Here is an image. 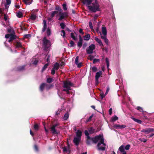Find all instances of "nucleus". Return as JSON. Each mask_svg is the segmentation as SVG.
I'll return each instance as SVG.
<instances>
[{
    "label": "nucleus",
    "instance_id": "57",
    "mask_svg": "<svg viewBox=\"0 0 154 154\" xmlns=\"http://www.w3.org/2000/svg\"><path fill=\"white\" fill-rule=\"evenodd\" d=\"M53 81V79L52 78H49V83H50Z\"/></svg>",
    "mask_w": 154,
    "mask_h": 154
},
{
    "label": "nucleus",
    "instance_id": "44",
    "mask_svg": "<svg viewBox=\"0 0 154 154\" xmlns=\"http://www.w3.org/2000/svg\"><path fill=\"white\" fill-rule=\"evenodd\" d=\"M63 9L64 10L66 11L67 10V8H66V3H64L63 4Z\"/></svg>",
    "mask_w": 154,
    "mask_h": 154
},
{
    "label": "nucleus",
    "instance_id": "20",
    "mask_svg": "<svg viewBox=\"0 0 154 154\" xmlns=\"http://www.w3.org/2000/svg\"><path fill=\"white\" fill-rule=\"evenodd\" d=\"M16 36L14 35H11L8 41V42H10L11 41L14 40V39L15 38Z\"/></svg>",
    "mask_w": 154,
    "mask_h": 154
},
{
    "label": "nucleus",
    "instance_id": "12",
    "mask_svg": "<svg viewBox=\"0 0 154 154\" xmlns=\"http://www.w3.org/2000/svg\"><path fill=\"white\" fill-rule=\"evenodd\" d=\"M60 16V17L59 18V20H61L63 19L65 17L67 16V14L66 12L61 13L60 12L59 14Z\"/></svg>",
    "mask_w": 154,
    "mask_h": 154
},
{
    "label": "nucleus",
    "instance_id": "52",
    "mask_svg": "<svg viewBox=\"0 0 154 154\" xmlns=\"http://www.w3.org/2000/svg\"><path fill=\"white\" fill-rule=\"evenodd\" d=\"M24 36L25 38H28L31 37V35L30 34H27L25 35Z\"/></svg>",
    "mask_w": 154,
    "mask_h": 154
},
{
    "label": "nucleus",
    "instance_id": "29",
    "mask_svg": "<svg viewBox=\"0 0 154 154\" xmlns=\"http://www.w3.org/2000/svg\"><path fill=\"white\" fill-rule=\"evenodd\" d=\"M71 37L74 40H76L77 39L75 34L73 32L71 33Z\"/></svg>",
    "mask_w": 154,
    "mask_h": 154
},
{
    "label": "nucleus",
    "instance_id": "49",
    "mask_svg": "<svg viewBox=\"0 0 154 154\" xmlns=\"http://www.w3.org/2000/svg\"><path fill=\"white\" fill-rule=\"evenodd\" d=\"M93 117V116L91 115L90 116L88 119L86 120V122H88L91 121L92 118Z\"/></svg>",
    "mask_w": 154,
    "mask_h": 154
},
{
    "label": "nucleus",
    "instance_id": "11",
    "mask_svg": "<svg viewBox=\"0 0 154 154\" xmlns=\"http://www.w3.org/2000/svg\"><path fill=\"white\" fill-rule=\"evenodd\" d=\"M154 131V129L153 128H149L143 129L141 130V131L144 133L146 134H148Z\"/></svg>",
    "mask_w": 154,
    "mask_h": 154
},
{
    "label": "nucleus",
    "instance_id": "5",
    "mask_svg": "<svg viewBox=\"0 0 154 154\" xmlns=\"http://www.w3.org/2000/svg\"><path fill=\"white\" fill-rule=\"evenodd\" d=\"M42 48L45 51H47L48 48V40L47 39L46 37H45L42 40Z\"/></svg>",
    "mask_w": 154,
    "mask_h": 154
},
{
    "label": "nucleus",
    "instance_id": "23",
    "mask_svg": "<svg viewBox=\"0 0 154 154\" xmlns=\"http://www.w3.org/2000/svg\"><path fill=\"white\" fill-rule=\"evenodd\" d=\"M82 132L80 130H78L76 133V137L81 138L82 136Z\"/></svg>",
    "mask_w": 154,
    "mask_h": 154
},
{
    "label": "nucleus",
    "instance_id": "35",
    "mask_svg": "<svg viewBox=\"0 0 154 154\" xmlns=\"http://www.w3.org/2000/svg\"><path fill=\"white\" fill-rule=\"evenodd\" d=\"M92 71L93 72H96L97 70V68L95 66H93L91 68Z\"/></svg>",
    "mask_w": 154,
    "mask_h": 154
},
{
    "label": "nucleus",
    "instance_id": "24",
    "mask_svg": "<svg viewBox=\"0 0 154 154\" xmlns=\"http://www.w3.org/2000/svg\"><path fill=\"white\" fill-rule=\"evenodd\" d=\"M23 1L26 5H29L32 3L33 0H23Z\"/></svg>",
    "mask_w": 154,
    "mask_h": 154
},
{
    "label": "nucleus",
    "instance_id": "18",
    "mask_svg": "<svg viewBox=\"0 0 154 154\" xmlns=\"http://www.w3.org/2000/svg\"><path fill=\"white\" fill-rule=\"evenodd\" d=\"M83 39L80 35L79 36V41L78 43V45L80 48L81 47L82 45Z\"/></svg>",
    "mask_w": 154,
    "mask_h": 154
},
{
    "label": "nucleus",
    "instance_id": "21",
    "mask_svg": "<svg viewBox=\"0 0 154 154\" xmlns=\"http://www.w3.org/2000/svg\"><path fill=\"white\" fill-rule=\"evenodd\" d=\"M60 65L58 63L56 62L55 63L53 68L56 70H57L59 68Z\"/></svg>",
    "mask_w": 154,
    "mask_h": 154
},
{
    "label": "nucleus",
    "instance_id": "58",
    "mask_svg": "<svg viewBox=\"0 0 154 154\" xmlns=\"http://www.w3.org/2000/svg\"><path fill=\"white\" fill-rule=\"evenodd\" d=\"M109 88H108V87L106 89V92L105 94V95H106L108 94L109 91Z\"/></svg>",
    "mask_w": 154,
    "mask_h": 154
},
{
    "label": "nucleus",
    "instance_id": "50",
    "mask_svg": "<svg viewBox=\"0 0 154 154\" xmlns=\"http://www.w3.org/2000/svg\"><path fill=\"white\" fill-rule=\"evenodd\" d=\"M94 58V56L92 55H90L89 56V59L91 60H92Z\"/></svg>",
    "mask_w": 154,
    "mask_h": 154
},
{
    "label": "nucleus",
    "instance_id": "45",
    "mask_svg": "<svg viewBox=\"0 0 154 154\" xmlns=\"http://www.w3.org/2000/svg\"><path fill=\"white\" fill-rule=\"evenodd\" d=\"M106 63L107 64V68H108L109 67V60L107 58H106Z\"/></svg>",
    "mask_w": 154,
    "mask_h": 154
},
{
    "label": "nucleus",
    "instance_id": "28",
    "mask_svg": "<svg viewBox=\"0 0 154 154\" xmlns=\"http://www.w3.org/2000/svg\"><path fill=\"white\" fill-rule=\"evenodd\" d=\"M90 38V35L89 34H88L84 36V39L85 40H88Z\"/></svg>",
    "mask_w": 154,
    "mask_h": 154
},
{
    "label": "nucleus",
    "instance_id": "19",
    "mask_svg": "<svg viewBox=\"0 0 154 154\" xmlns=\"http://www.w3.org/2000/svg\"><path fill=\"white\" fill-rule=\"evenodd\" d=\"M63 151L66 152L68 153H70V148L69 146L65 147L63 148Z\"/></svg>",
    "mask_w": 154,
    "mask_h": 154
},
{
    "label": "nucleus",
    "instance_id": "8",
    "mask_svg": "<svg viewBox=\"0 0 154 154\" xmlns=\"http://www.w3.org/2000/svg\"><path fill=\"white\" fill-rule=\"evenodd\" d=\"M118 154H126V152L125 150V146L122 145L120 146L118 150Z\"/></svg>",
    "mask_w": 154,
    "mask_h": 154
},
{
    "label": "nucleus",
    "instance_id": "22",
    "mask_svg": "<svg viewBox=\"0 0 154 154\" xmlns=\"http://www.w3.org/2000/svg\"><path fill=\"white\" fill-rule=\"evenodd\" d=\"M85 135H86L87 138L88 139H91L92 140V139L94 138V137L93 138H91L89 136V133L88 131L87 130H85Z\"/></svg>",
    "mask_w": 154,
    "mask_h": 154
},
{
    "label": "nucleus",
    "instance_id": "10",
    "mask_svg": "<svg viewBox=\"0 0 154 154\" xmlns=\"http://www.w3.org/2000/svg\"><path fill=\"white\" fill-rule=\"evenodd\" d=\"M107 30L106 28L105 27H102V33L100 32H99L98 33L100 34L101 36H106L107 35Z\"/></svg>",
    "mask_w": 154,
    "mask_h": 154
},
{
    "label": "nucleus",
    "instance_id": "27",
    "mask_svg": "<svg viewBox=\"0 0 154 154\" xmlns=\"http://www.w3.org/2000/svg\"><path fill=\"white\" fill-rule=\"evenodd\" d=\"M69 116V115L68 113L67 112L66 113L65 115L63 117V119L64 120H67V119H68Z\"/></svg>",
    "mask_w": 154,
    "mask_h": 154
},
{
    "label": "nucleus",
    "instance_id": "38",
    "mask_svg": "<svg viewBox=\"0 0 154 154\" xmlns=\"http://www.w3.org/2000/svg\"><path fill=\"white\" fill-rule=\"evenodd\" d=\"M60 25L61 26V28L62 29H64L66 26L65 24L63 23H60Z\"/></svg>",
    "mask_w": 154,
    "mask_h": 154
},
{
    "label": "nucleus",
    "instance_id": "37",
    "mask_svg": "<svg viewBox=\"0 0 154 154\" xmlns=\"http://www.w3.org/2000/svg\"><path fill=\"white\" fill-rule=\"evenodd\" d=\"M61 32H62L61 35L63 36V38H65L66 37L65 36V32L63 30H62L61 31Z\"/></svg>",
    "mask_w": 154,
    "mask_h": 154
},
{
    "label": "nucleus",
    "instance_id": "6",
    "mask_svg": "<svg viewBox=\"0 0 154 154\" xmlns=\"http://www.w3.org/2000/svg\"><path fill=\"white\" fill-rule=\"evenodd\" d=\"M95 49V45L93 44H91L86 49V52L87 54H91L93 52V51Z\"/></svg>",
    "mask_w": 154,
    "mask_h": 154
},
{
    "label": "nucleus",
    "instance_id": "34",
    "mask_svg": "<svg viewBox=\"0 0 154 154\" xmlns=\"http://www.w3.org/2000/svg\"><path fill=\"white\" fill-rule=\"evenodd\" d=\"M118 117L116 116H114L112 117L111 119V121L112 122H114L118 119Z\"/></svg>",
    "mask_w": 154,
    "mask_h": 154
},
{
    "label": "nucleus",
    "instance_id": "3",
    "mask_svg": "<svg viewBox=\"0 0 154 154\" xmlns=\"http://www.w3.org/2000/svg\"><path fill=\"white\" fill-rule=\"evenodd\" d=\"M73 86V83L69 81H66L63 82V91L66 92V94H69V90H71V87Z\"/></svg>",
    "mask_w": 154,
    "mask_h": 154
},
{
    "label": "nucleus",
    "instance_id": "56",
    "mask_svg": "<svg viewBox=\"0 0 154 154\" xmlns=\"http://www.w3.org/2000/svg\"><path fill=\"white\" fill-rule=\"evenodd\" d=\"M87 43H84L83 45V49H85V48L86 47V46H87Z\"/></svg>",
    "mask_w": 154,
    "mask_h": 154
},
{
    "label": "nucleus",
    "instance_id": "42",
    "mask_svg": "<svg viewBox=\"0 0 154 154\" xmlns=\"http://www.w3.org/2000/svg\"><path fill=\"white\" fill-rule=\"evenodd\" d=\"M11 0H6V4L7 5H5V8H6L7 5H9L11 4Z\"/></svg>",
    "mask_w": 154,
    "mask_h": 154
},
{
    "label": "nucleus",
    "instance_id": "2",
    "mask_svg": "<svg viewBox=\"0 0 154 154\" xmlns=\"http://www.w3.org/2000/svg\"><path fill=\"white\" fill-rule=\"evenodd\" d=\"M83 4L86 5L89 10L95 12L100 10L99 5L98 4L93 3V0H81Z\"/></svg>",
    "mask_w": 154,
    "mask_h": 154
},
{
    "label": "nucleus",
    "instance_id": "51",
    "mask_svg": "<svg viewBox=\"0 0 154 154\" xmlns=\"http://www.w3.org/2000/svg\"><path fill=\"white\" fill-rule=\"evenodd\" d=\"M56 70L53 68L52 69L51 73L52 75H54L55 73V71Z\"/></svg>",
    "mask_w": 154,
    "mask_h": 154
},
{
    "label": "nucleus",
    "instance_id": "60",
    "mask_svg": "<svg viewBox=\"0 0 154 154\" xmlns=\"http://www.w3.org/2000/svg\"><path fill=\"white\" fill-rule=\"evenodd\" d=\"M112 108H110L109 110V115H111L112 114Z\"/></svg>",
    "mask_w": 154,
    "mask_h": 154
},
{
    "label": "nucleus",
    "instance_id": "7",
    "mask_svg": "<svg viewBox=\"0 0 154 154\" xmlns=\"http://www.w3.org/2000/svg\"><path fill=\"white\" fill-rule=\"evenodd\" d=\"M58 125H59L58 124H56L53 125L51 128V131L53 134H58L59 133V131L55 129L56 127Z\"/></svg>",
    "mask_w": 154,
    "mask_h": 154
},
{
    "label": "nucleus",
    "instance_id": "40",
    "mask_svg": "<svg viewBox=\"0 0 154 154\" xmlns=\"http://www.w3.org/2000/svg\"><path fill=\"white\" fill-rule=\"evenodd\" d=\"M34 129L36 131H37L39 127L38 125L37 124H35L34 125Z\"/></svg>",
    "mask_w": 154,
    "mask_h": 154
},
{
    "label": "nucleus",
    "instance_id": "39",
    "mask_svg": "<svg viewBox=\"0 0 154 154\" xmlns=\"http://www.w3.org/2000/svg\"><path fill=\"white\" fill-rule=\"evenodd\" d=\"M92 141L93 142V141L91 139H87L86 140V143L88 145H90L91 143V141Z\"/></svg>",
    "mask_w": 154,
    "mask_h": 154
},
{
    "label": "nucleus",
    "instance_id": "14",
    "mask_svg": "<svg viewBox=\"0 0 154 154\" xmlns=\"http://www.w3.org/2000/svg\"><path fill=\"white\" fill-rule=\"evenodd\" d=\"M80 140V138L76 137H75L73 140V142L77 146L79 144Z\"/></svg>",
    "mask_w": 154,
    "mask_h": 154
},
{
    "label": "nucleus",
    "instance_id": "41",
    "mask_svg": "<svg viewBox=\"0 0 154 154\" xmlns=\"http://www.w3.org/2000/svg\"><path fill=\"white\" fill-rule=\"evenodd\" d=\"M48 66V63H47L46 64H45L43 67V68L42 69V71H43L45 70V69L46 68H47Z\"/></svg>",
    "mask_w": 154,
    "mask_h": 154
},
{
    "label": "nucleus",
    "instance_id": "61",
    "mask_svg": "<svg viewBox=\"0 0 154 154\" xmlns=\"http://www.w3.org/2000/svg\"><path fill=\"white\" fill-rule=\"evenodd\" d=\"M79 32L80 33H82V34H84V32H83V29H80L79 30Z\"/></svg>",
    "mask_w": 154,
    "mask_h": 154
},
{
    "label": "nucleus",
    "instance_id": "9",
    "mask_svg": "<svg viewBox=\"0 0 154 154\" xmlns=\"http://www.w3.org/2000/svg\"><path fill=\"white\" fill-rule=\"evenodd\" d=\"M102 74V72L100 71L98 72H97L95 75V83L96 85L99 83L98 79L101 75Z\"/></svg>",
    "mask_w": 154,
    "mask_h": 154
},
{
    "label": "nucleus",
    "instance_id": "64",
    "mask_svg": "<svg viewBox=\"0 0 154 154\" xmlns=\"http://www.w3.org/2000/svg\"><path fill=\"white\" fill-rule=\"evenodd\" d=\"M34 148L36 151H38V147L36 145H35Z\"/></svg>",
    "mask_w": 154,
    "mask_h": 154
},
{
    "label": "nucleus",
    "instance_id": "47",
    "mask_svg": "<svg viewBox=\"0 0 154 154\" xmlns=\"http://www.w3.org/2000/svg\"><path fill=\"white\" fill-rule=\"evenodd\" d=\"M57 12L56 11H54L52 12V13L51 14V16L52 17H54V15H55V14H57Z\"/></svg>",
    "mask_w": 154,
    "mask_h": 154
},
{
    "label": "nucleus",
    "instance_id": "31",
    "mask_svg": "<svg viewBox=\"0 0 154 154\" xmlns=\"http://www.w3.org/2000/svg\"><path fill=\"white\" fill-rule=\"evenodd\" d=\"M131 119L135 122L139 123V124H141L142 123V122L141 120L136 119L135 118H134L133 117H132L131 118Z\"/></svg>",
    "mask_w": 154,
    "mask_h": 154
},
{
    "label": "nucleus",
    "instance_id": "55",
    "mask_svg": "<svg viewBox=\"0 0 154 154\" xmlns=\"http://www.w3.org/2000/svg\"><path fill=\"white\" fill-rule=\"evenodd\" d=\"M70 46L73 47L74 46V42L73 41H71L70 42Z\"/></svg>",
    "mask_w": 154,
    "mask_h": 154
},
{
    "label": "nucleus",
    "instance_id": "63",
    "mask_svg": "<svg viewBox=\"0 0 154 154\" xmlns=\"http://www.w3.org/2000/svg\"><path fill=\"white\" fill-rule=\"evenodd\" d=\"M10 35H9V34L6 35H5V37L6 38H9L10 36Z\"/></svg>",
    "mask_w": 154,
    "mask_h": 154
},
{
    "label": "nucleus",
    "instance_id": "15",
    "mask_svg": "<svg viewBox=\"0 0 154 154\" xmlns=\"http://www.w3.org/2000/svg\"><path fill=\"white\" fill-rule=\"evenodd\" d=\"M79 57L78 56H77L75 60V63L77 66L78 67L80 68L82 66V63H78V60Z\"/></svg>",
    "mask_w": 154,
    "mask_h": 154
},
{
    "label": "nucleus",
    "instance_id": "17",
    "mask_svg": "<svg viewBox=\"0 0 154 154\" xmlns=\"http://www.w3.org/2000/svg\"><path fill=\"white\" fill-rule=\"evenodd\" d=\"M48 85L47 84L43 83H42L40 87V90L41 91H42L45 89V88L47 87Z\"/></svg>",
    "mask_w": 154,
    "mask_h": 154
},
{
    "label": "nucleus",
    "instance_id": "46",
    "mask_svg": "<svg viewBox=\"0 0 154 154\" xmlns=\"http://www.w3.org/2000/svg\"><path fill=\"white\" fill-rule=\"evenodd\" d=\"M130 146L129 144H128L125 147V149L126 150H128L130 148Z\"/></svg>",
    "mask_w": 154,
    "mask_h": 154
},
{
    "label": "nucleus",
    "instance_id": "36",
    "mask_svg": "<svg viewBox=\"0 0 154 154\" xmlns=\"http://www.w3.org/2000/svg\"><path fill=\"white\" fill-rule=\"evenodd\" d=\"M136 109L137 110H139L140 112H143V108L140 106H137L136 108Z\"/></svg>",
    "mask_w": 154,
    "mask_h": 154
},
{
    "label": "nucleus",
    "instance_id": "30",
    "mask_svg": "<svg viewBox=\"0 0 154 154\" xmlns=\"http://www.w3.org/2000/svg\"><path fill=\"white\" fill-rule=\"evenodd\" d=\"M17 16L19 18H21L23 17V14L20 11H19L16 13Z\"/></svg>",
    "mask_w": 154,
    "mask_h": 154
},
{
    "label": "nucleus",
    "instance_id": "16",
    "mask_svg": "<svg viewBox=\"0 0 154 154\" xmlns=\"http://www.w3.org/2000/svg\"><path fill=\"white\" fill-rule=\"evenodd\" d=\"M95 40L98 43L99 45L102 47L103 46V43L101 40L97 37L95 38Z\"/></svg>",
    "mask_w": 154,
    "mask_h": 154
},
{
    "label": "nucleus",
    "instance_id": "1",
    "mask_svg": "<svg viewBox=\"0 0 154 154\" xmlns=\"http://www.w3.org/2000/svg\"><path fill=\"white\" fill-rule=\"evenodd\" d=\"M92 140L94 143H98L97 147L98 150L101 151L105 150L106 144L104 143V139L102 134L96 136L94 138L92 139Z\"/></svg>",
    "mask_w": 154,
    "mask_h": 154
},
{
    "label": "nucleus",
    "instance_id": "54",
    "mask_svg": "<svg viewBox=\"0 0 154 154\" xmlns=\"http://www.w3.org/2000/svg\"><path fill=\"white\" fill-rule=\"evenodd\" d=\"M8 18V16L6 14H4V20L5 21H6L7 20Z\"/></svg>",
    "mask_w": 154,
    "mask_h": 154
},
{
    "label": "nucleus",
    "instance_id": "25",
    "mask_svg": "<svg viewBox=\"0 0 154 154\" xmlns=\"http://www.w3.org/2000/svg\"><path fill=\"white\" fill-rule=\"evenodd\" d=\"M101 38L104 40V42L105 43L108 44V40L106 38V36H102V35L101 36Z\"/></svg>",
    "mask_w": 154,
    "mask_h": 154
},
{
    "label": "nucleus",
    "instance_id": "59",
    "mask_svg": "<svg viewBox=\"0 0 154 154\" xmlns=\"http://www.w3.org/2000/svg\"><path fill=\"white\" fill-rule=\"evenodd\" d=\"M38 62V61L37 60H35L32 63L34 65H36L37 64Z\"/></svg>",
    "mask_w": 154,
    "mask_h": 154
},
{
    "label": "nucleus",
    "instance_id": "33",
    "mask_svg": "<svg viewBox=\"0 0 154 154\" xmlns=\"http://www.w3.org/2000/svg\"><path fill=\"white\" fill-rule=\"evenodd\" d=\"M88 131L90 134H93L94 132V130L92 127H91L88 129Z\"/></svg>",
    "mask_w": 154,
    "mask_h": 154
},
{
    "label": "nucleus",
    "instance_id": "53",
    "mask_svg": "<svg viewBox=\"0 0 154 154\" xmlns=\"http://www.w3.org/2000/svg\"><path fill=\"white\" fill-rule=\"evenodd\" d=\"M43 124L44 126V128L45 129V130L46 133H47L48 132V131L47 129L46 128L45 126V122H43Z\"/></svg>",
    "mask_w": 154,
    "mask_h": 154
},
{
    "label": "nucleus",
    "instance_id": "13",
    "mask_svg": "<svg viewBox=\"0 0 154 154\" xmlns=\"http://www.w3.org/2000/svg\"><path fill=\"white\" fill-rule=\"evenodd\" d=\"M126 127V125H120L115 124L113 125V127L116 129H122L125 128Z\"/></svg>",
    "mask_w": 154,
    "mask_h": 154
},
{
    "label": "nucleus",
    "instance_id": "4",
    "mask_svg": "<svg viewBox=\"0 0 154 154\" xmlns=\"http://www.w3.org/2000/svg\"><path fill=\"white\" fill-rule=\"evenodd\" d=\"M43 27L42 29V33L46 34L48 35V28L47 27L46 21L45 20L43 21Z\"/></svg>",
    "mask_w": 154,
    "mask_h": 154
},
{
    "label": "nucleus",
    "instance_id": "48",
    "mask_svg": "<svg viewBox=\"0 0 154 154\" xmlns=\"http://www.w3.org/2000/svg\"><path fill=\"white\" fill-rule=\"evenodd\" d=\"M100 61V60L99 59H94L93 60V62L94 63H96L97 62H99Z\"/></svg>",
    "mask_w": 154,
    "mask_h": 154
},
{
    "label": "nucleus",
    "instance_id": "62",
    "mask_svg": "<svg viewBox=\"0 0 154 154\" xmlns=\"http://www.w3.org/2000/svg\"><path fill=\"white\" fill-rule=\"evenodd\" d=\"M89 26H90V28L91 29H92L93 26H92V23H91V22H89Z\"/></svg>",
    "mask_w": 154,
    "mask_h": 154
},
{
    "label": "nucleus",
    "instance_id": "43",
    "mask_svg": "<svg viewBox=\"0 0 154 154\" xmlns=\"http://www.w3.org/2000/svg\"><path fill=\"white\" fill-rule=\"evenodd\" d=\"M63 109L61 108L60 109H59L56 112V114L57 115H58L60 114V112L61 111H62V110Z\"/></svg>",
    "mask_w": 154,
    "mask_h": 154
},
{
    "label": "nucleus",
    "instance_id": "32",
    "mask_svg": "<svg viewBox=\"0 0 154 154\" xmlns=\"http://www.w3.org/2000/svg\"><path fill=\"white\" fill-rule=\"evenodd\" d=\"M36 18V15L35 14H32L31 15L30 18L29 19L32 20H34Z\"/></svg>",
    "mask_w": 154,
    "mask_h": 154
},
{
    "label": "nucleus",
    "instance_id": "26",
    "mask_svg": "<svg viewBox=\"0 0 154 154\" xmlns=\"http://www.w3.org/2000/svg\"><path fill=\"white\" fill-rule=\"evenodd\" d=\"M14 45L16 48H21L22 46L21 43L18 42H17L16 44Z\"/></svg>",
    "mask_w": 154,
    "mask_h": 154
}]
</instances>
